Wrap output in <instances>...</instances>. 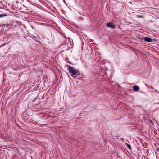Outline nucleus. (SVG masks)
<instances>
[{"mask_svg":"<svg viewBox=\"0 0 159 159\" xmlns=\"http://www.w3.org/2000/svg\"><path fill=\"white\" fill-rule=\"evenodd\" d=\"M68 71L70 73H71L72 75H75L77 74L78 71H76L72 67L69 66L68 67Z\"/></svg>","mask_w":159,"mask_h":159,"instance_id":"nucleus-1","label":"nucleus"},{"mask_svg":"<svg viewBox=\"0 0 159 159\" xmlns=\"http://www.w3.org/2000/svg\"><path fill=\"white\" fill-rule=\"evenodd\" d=\"M144 40L147 42H150L156 41V39H152L149 37H145L144 38Z\"/></svg>","mask_w":159,"mask_h":159,"instance_id":"nucleus-2","label":"nucleus"},{"mask_svg":"<svg viewBox=\"0 0 159 159\" xmlns=\"http://www.w3.org/2000/svg\"><path fill=\"white\" fill-rule=\"evenodd\" d=\"M106 26L107 27L114 29L115 28V26L113 25L111 23H108L106 24Z\"/></svg>","mask_w":159,"mask_h":159,"instance_id":"nucleus-3","label":"nucleus"},{"mask_svg":"<svg viewBox=\"0 0 159 159\" xmlns=\"http://www.w3.org/2000/svg\"><path fill=\"white\" fill-rule=\"evenodd\" d=\"M133 89L134 91H137L139 90V87L137 85H134L133 87Z\"/></svg>","mask_w":159,"mask_h":159,"instance_id":"nucleus-4","label":"nucleus"},{"mask_svg":"<svg viewBox=\"0 0 159 159\" xmlns=\"http://www.w3.org/2000/svg\"><path fill=\"white\" fill-rule=\"evenodd\" d=\"M7 16V14H5V13L0 14V18H2L6 16Z\"/></svg>","mask_w":159,"mask_h":159,"instance_id":"nucleus-5","label":"nucleus"},{"mask_svg":"<svg viewBox=\"0 0 159 159\" xmlns=\"http://www.w3.org/2000/svg\"><path fill=\"white\" fill-rule=\"evenodd\" d=\"M125 144L127 145V147L129 148V150H131L132 149L131 146L130 145L127 143H126Z\"/></svg>","mask_w":159,"mask_h":159,"instance_id":"nucleus-6","label":"nucleus"},{"mask_svg":"<svg viewBox=\"0 0 159 159\" xmlns=\"http://www.w3.org/2000/svg\"><path fill=\"white\" fill-rule=\"evenodd\" d=\"M10 24H4L2 25V27L4 28L6 27H8V26H10Z\"/></svg>","mask_w":159,"mask_h":159,"instance_id":"nucleus-7","label":"nucleus"},{"mask_svg":"<svg viewBox=\"0 0 159 159\" xmlns=\"http://www.w3.org/2000/svg\"><path fill=\"white\" fill-rule=\"evenodd\" d=\"M136 17L138 18H142L143 17V15H137L136 16Z\"/></svg>","mask_w":159,"mask_h":159,"instance_id":"nucleus-8","label":"nucleus"},{"mask_svg":"<svg viewBox=\"0 0 159 159\" xmlns=\"http://www.w3.org/2000/svg\"><path fill=\"white\" fill-rule=\"evenodd\" d=\"M151 123H152L153 124V122H152V121H151Z\"/></svg>","mask_w":159,"mask_h":159,"instance_id":"nucleus-9","label":"nucleus"}]
</instances>
